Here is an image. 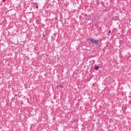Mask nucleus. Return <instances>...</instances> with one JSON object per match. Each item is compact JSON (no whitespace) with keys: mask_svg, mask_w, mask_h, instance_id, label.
I'll return each instance as SVG.
<instances>
[{"mask_svg":"<svg viewBox=\"0 0 131 131\" xmlns=\"http://www.w3.org/2000/svg\"><path fill=\"white\" fill-rule=\"evenodd\" d=\"M43 36H46L43 35Z\"/></svg>","mask_w":131,"mask_h":131,"instance_id":"obj_6","label":"nucleus"},{"mask_svg":"<svg viewBox=\"0 0 131 131\" xmlns=\"http://www.w3.org/2000/svg\"><path fill=\"white\" fill-rule=\"evenodd\" d=\"M108 33H111V31H109Z\"/></svg>","mask_w":131,"mask_h":131,"instance_id":"obj_5","label":"nucleus"},{"mask_svg":"<svg viewBox=\"0 0 131 131\" xmlns=\"http://www.w3.org/2000/svg\"><path fill=\"white\" fill-rule=\"evenodd\" d=\"M59 88H63V86L62 85H59Z\"/></svg>","mask_w":131,"mask_h":131,"instance_id":"obj_3","label":"nucleus"},{"mask_svg":"<svg viewBox=\"0 0 131 131\" xmlns=\"http://www.w3.org/2000/svg\"><path fill=\"white\" fill-rule=\"evenodd\" d=\"M36 9H38V6H37L36 7Z\"/></svg>","mask_w":131,"mask_h":131,"instance_id":"obj_4","label":"nucleus"},{"mask_svg":"<svg viewBox=\"0 0 131 131\" xmlns=\"http://www.w3.org/2000/svg\"><path fill=\"white\" fill-rule=\"evenodd\" d=\"M90 40H91V41H92V42H93L95 45H98L99 44V42L98 41V40H96L95 39H91Z\"/></svg>","mask_w":131,"mask_h":131,"instance_id":"obj_1","label":"nucleus"},{"mask_svg":"<svg viewBox=\"0 0 131 131\" xmlns=\"http://www.w3.org/2000/svg\"><path fill=\"white\" fill-rule=\"evenodd\" d=\"M99 68H100V67H99V66H95V70H99Z\"/></svg>","mask_w":131,"mask_h":131,"instance_id":"obj_2","label":"nucleus"}]
</instances>
